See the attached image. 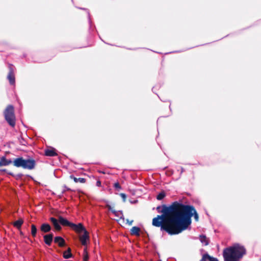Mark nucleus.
I'll list each match as a JSON object with an SVG mask.
<instances>
[{
    "instance_id": "36",
    "label": "nucleus",
    "mask_w": 261,
    "mask_h": 261,
    "mask_svg": "<svg viewBox=\"0 0 261 261\" xmlns=\"http://www.w3.org/2000/svg\"><path fill=\"white\" fill-rule=\"evenodd\" d=\"M181 173H182V172H184V169H183V168H182V167H181Z\"/></svg>"
},
{
    "instance_id": "26",
    "label": "nucleus",
    "mask_w": 261,
    "mask_h": 261,
    "mask_svg": "<svg viewBox=\"0 0 261 261\" xmlns=\"http://www.w3.org/2000/svg\"><path fill=\"white\" fill-rule=\"evenodd\" d=\"M37 229L34 225L31 226V233L32 236H34L36 234Z\"/></svg>"
},
{
    "instance_id": "13",
    "label": "nucleus",
    "mask_w": 261,
    "mask_h": 261,
    "mask_svg": "<svg viewBox=\"0 0 261 261\" xmlns=\"http://www.w3.org/2000/svg\"><path fill=\"white\" fill-rule=\"evenodd\" d=\"M54 241L56 243L58 244L59 246L60 247H62L65 245V241L61 237H55Z\"/></svg>"
},
{
    "instance_id": "6",
    "label": "nucleus",
    "mask_w": 261,
    "mask_h": 261,
    "mask_svg": "<svg viewBox=\"0 0 261 261\" xmlns=\"http://www.w3.org/2000/svg\"><path fill=\"white\" fill-rule=\"evenodd\" d=\"M116 218L114 219L122 226L126 225H132L134 221L133 219H125L122 213H114Z\"/></svg>"
},
{
    "instance_id": "29",
    "label": "nucleus",
    "mask_w": 261,
    "mask_h": 261,
    "mask_svg": "<svg viewBox=\"0 0 261 261\" xmlns=\"http://www.w3.org/2000/svg\"><path fill=\"white\" fill-rule=\"evenodd\" d=\"M119 195L122 198V199L123 200V202H125L126 199V194H124V193H120L119 194Z\"/></svg>"
},
{
    "instance_id": "35",
    "label": "nucleus",
    "mask_w": 261,
    "mask_h": 261,
    "mask_svg": "<svg viewBox=\"0 0 261 261\" xmlns=\"http://www.w3.org/2000/svg\"><path fill=\"white\" fill-rule=\"evenodd\" d=\"M136 202H137V200H135L134 202L133 201H130V203H136Z\"/></svg>"
},
{
    "instance_id": "21",
    "label": "nucleus",
    "mask_w": 261,
    "mask_h": 261,
    "mask_svg": "<svg viewBox=\"0 0 261 261\" xmlns=\"http://www.w3.org/2000/svg\"><path fill=\"white\" fill-rule=\"evenodd\" d=\"M72 256V254L71 253V249L70 248H68L67 250L63 252V257L64 258L67 259Z\"/></svg>"
},
{
    "instance_id": "18",
    "label": "nucleus",
    "mask_w": 261,
    "mask_h": 261,
    "mask_svg": "<svg viewBox=\"0 0 261 261\" xmlns=\"http://www.w3.org/2000/svg\"><path fill=\"white\" fill-rule=\"evenodd\" d=\"M70 178L73 179L75 182H80L81 183H85L86 182V179L84 178H77L74 177L73 175H70Z\"/></svg>"
},
{
    "instance_id": "8",
    "label": "nucleus",
    "mask_w": 261,
    "mask_h": 261,
    "mask_svg": "<svg viewBox=\"0 0 261 261\" xmlns=\"http://www.w3.org/2000/svg\"><path fill=\"white\" fill-rule=\"evenodd\" d=\"M7 79L9 81L11 85H13L15 84V79L14 73V71L11 66L9 67V72L7 75Z\"/></svg>"
},
{
    "instance_id": "30",
    "label": "nucleus",
    "mask_w": 261,
    "mask_h": 261,
    "mask_svg": "<svg viewBox=\"0 0 261 261\" xmlns=\"http://www.w3.org/2000/svg\"><path fill=\"white\" fill-rule=\"evenodd\" d=\"M22 175H22V174H21V173L18 174H17V175L15 176H16V178L17 179H19V178H21V177L22 176Z\"/></svg>"
},
{
    "instance_id": "25",
    "label": "nucleus",
    "mask_w": 261,
    "mask_h": 261,
    "mask_svg": "<svg viewBox=\"0 0 261 261\" xmlns=\"http://www.w3.org/2000/svg\"><path fill=\"white\" fill-rule=\"evenodd\" d=\"M88 253L87 251L86 248H85L84 250V261H87L88 260Z\"/></svg>"
},
{
    "instance_id": "12",
    "label": "nucleus",
    "mask_w": 261,
    "mask_h": 261,
    "mask_svg": "<svg viewBox=\"0 0 261 261\" xmlns=\"http://www.w3.org/2000/svg\"><path fill=\"white\" fill-rule=\"evenodd\" d=\"M59 221L60 223L62 225L69 226L70 227H71V225L72 224V223L70 222L67 219H64L62 217H59Z\"/></svg>"
},
{
    "instance_id": "10",
    "label": "nucleus",
    "mask_w": 261,
    "mask_h": 261,
    "mask_svg": "<svg viewBox=\"0 0 261 261\" xmlns=\"http://www.w3.org/2000/svg\"><path fill=\"white\" fill-rule=\"evenodd\" d=\"M13 162L11 160H7L5 156H3L0 159V167L3 166H8Z\"/></svg>"
},
{
    "instance_id": "24",
    "label": "nucleus",
    "mask_w": 261,
    "mask_h": 261,
    "mask_svg": "<svg viewBox=\"0 0 261 261\" xmlns=\"http://www.w3.org/2000/svg\"><path fill=\"white\" fill-rule=\"evenodd\" d=\"M18 141L21 145L25 146L27 144V141L21 136L18 138Z\"/></svg>"
},
{
    "instance_id": "34",
    "label": "nucleus",
    "mask_w": 261,
    "mask_h": 261,
    "mask_svg": "<svg viewBox=\"0 0 261 261\" xmlns=\"http://www.w3.org/2000/svg\"><path fill=\"white\" fill-rule=\"evenodd\" d=\"M8 173L9 174H10V175H12V176H14V175L12 173H11V172H8Z\"/></svg>"
},
{
    "instance_id": "4",
    "label": "nucleus",
    "mask_w": 261,
    "mask_h": 261,
    "mask_svg": "<svg viewBox=\"0 0 261 261\" xmlns=\"http://www.w3.org/2000/svg\"><path fill=\"white\" fill-rule=\"evenodd\" d=\"M14 166L22 167L24 169L32 170L35 168L36 162L34 159H24L22 157L15 159L13 161Z\"/></svg>"
},
{
    "instance_id": "14",
    "label": "nucleus",
    "mask_w": 261,
    "mask_h": 261,
    "mask_svg": "<svg viewBox=\"0 0 261 261\" xmlns=\"http://www.w3.org/2000/svg\"><path fill=\"white\" fill-rule=\"evenodd\" d=\"M53 236L52 234H47L44 236V240L45 243L48 245H50L52 241H53Z\"/></svg>"
},
{
    "instance_id": "17",
    "label": "nucleus",
    "mask_w": 261,
    "mask_h": 261,
    "mask_svg": "<svg viewBox=\"0 0 261 261\" xmlns=\"http://www.w3.org/2000/svg\"><path fill=\"white\" fill-rule=\"evenodd\" d=\"M202 261H218V259L210 256L208 254H205L203 256Z\"/></svg>"
},
{
    "instance_id": "20",
    "label": "nucleus",
    "mask_w": 261,
    "mask_h": 261,
    "mask_svg": "<svg viewBox=\"0 0 261 261\" xmlns=\"http://www.w3.org/2000/svg\"><path fill=\"white\" fill-rule=\"evenodd\" d=\"M41 230L44 232H48L50 230V226L48 224H43L41 226Z\"/></svg>"
},
{
    "instance_id": "9",
    "label": "nucleus",
    "mask_w": 261,
    "mask_h": 261,
    "mask_svg": "<svg viewBox=\"0 0 261 261\" xmlns=\"http://www.w3.org/2000/svg\"><path fill=\"white\" fill-rule=\"evenodd\" d=\"M84 232L83 235L80 236V240L82 243V244L84 246H86L87 244V242L89 240V236L88 232L86 230Z\"/></svg>"
},
{
    "instance_id": "37",
    "label": "nucleus",
    "mask_w": 261,
    "mask_h": 261,
    "mask_svg": "<svg viewBox=\"0 0 261 261\" xmlns=\"http://www.w3.org/2000/svg\"><path fill=\"white\" fill-rule=\"evenodd\" d=\"M88 16H89V18H90V13L88 12Z\"/></svg>"
},
{
    "instance_id": "19",
    "label": "nucleus",
    "mask_w": 261,
    "mask_h": 261,
    "mask_svg": "<svg viewBox=\"0 0 261 261\" xmlns=\"http://www.w3.org/2000/svg\"><path fill=\"white\" fill-rule=\"evenodd\" d=\"M23 223V220L21 218H20L18 220L14 222L13 223V225L16 228L19 229V228H20Z\"/></svg>"
},
{
    "instance_id": "22",
    "label": "nucleus",
    "mask_w": 261,
    "mask_h": 261,
    "mask_svg": "<svg viewBox=\"0 0 261 261\" xmlns=\"http://www.w3.org/2000/svg\"><path fill=\"white\" fill-rule=\"evenodd\" d=\"M200 241L204 245H207L208 244V239L205 236H200Z\"/></svg>"
},
{
    "instance_id": "5",
    "label": "nucleus",
    "mask_w": 261,
    "mask_h": 261,
    "mask_svg": "<svg viewBox=\"0 0 261 261\" xmlns=\"http://www.w3.org/2000/svg\"><path fill=\"white\" fill-rule=\"evenodd\" d=\"M5 120L12 127H14L16 123V118L14 114V107L10 105L7 106L4 112Z\"/></svg>"
},
{
    "instance_id": "7",
    "label": "nucleus",
    "mask_w": 261,
    "mask_h": 261,
    "mask_svg": "<svg viewBox=\"0 0 261 261\" xmlns=\"http://www.w3.org/2000/svg\"><path fill=\"white\" fill-rule=\"evenodd\" d=\"M71 228L78 233L86 230L82 223H79L78 224L72 223Z\"/></svg>"
},
{
    "instance_id": "23",
    "label": "nucleus",
    "mask_w": 261,
    "mask_h": 261,
    "mask_svg": "<svg viewBox=\"0 0 261 261\" xmlns=\"http://www.w3.org/2000/svg\"><path fill=\"white\" fill-rule=\"evenodd\" d=\"M166 196V194L164 191H162L159 193L156 196V199L159 200H162Z\"/></svg>"
},
{
    "instance_id": "32",
    "label": "nucleus",
    "mask_w": 261,
    "mask_h": 261,
    "mask_svg": "<svg viewBox=\"0 0 261 261\" xmlns=\"http://www.w3.org/2000/svg\"><path fill=\"white\" fill-rule=\"evenodd\" d=\"M64 188L65 189L63 190L62 193H63L65 190H70V189L68 188L66 186H64Z\"/></svg>"
},
{
    "instance_id": "11",
    "label": "nucleus",
    "mask_w": 261,
    "mask_h": 261,
    "mask_svg": "<svg viewBox=\"0 0 261 261\" xmlns=\"http://www.w3.org/2000/svg\"><path fill=\"white\" fill-rule=\"evenodd\" d=\"M45 155L47 156H55L57 155L55 148H50L45 149Z\"/></svg>"
},
{
    "instance_id": "31",
    "label": "nucleus",
    "mask_w": 261,
    "mask_h": 261,
    "mask_svg": "<svg viewBox=\"0 0 261 261\" xmlns=\"http://www.w3.org/2000/svg\"><path fill=\"white\" fill-rule=\"evenodd\" d=\"M96 186L99 187L101 186V182L99 180L97 181Z\"/></svg>"
},
{
    "instance_id": "3",
    "label": "nucleus",
    "mask_w": 261,
    "mask_h": 261,
    "mask_svg": "<svg viewBox=\"0 0 261 261\" xmlns=\"http://www.w3.org/2000/svg\"><path fill=\"white\" fill-rule=\"evenodd\" d=\"M156 210L158 212H197L193 205H185L178 201H174L169 206H158Z\"/></svg>"
},
{
    "instance_id": "33",
    "label": "nucleus",
    "mask_w": 261,
    "mask_h": 261,
    "mask_svg": "<svg viewBox=\"0 0 261 261\" xmlns=\"http://www.w3.org/2000/svg\"><path fill=\"white\" fill-rule=\"evenodd\" d=\"M0 171L7 172V170L6 169H1Z\"/></svg>"
},
{
    "instance_id": "1",
    "label": "nucleus",
    "mask_w": 261,
    "mask_h": 261,
    "mask_svg": "<svg viewBox=\"0 0 261 261\" xmlns=\"http://www.w3.org/2000/svg\"><path fill=\"white\" fill-rule=\"evenodd\" d=\"M193 216L198 221V213H162L153 219L152 225L161 227L169 234H177L189 228Z\"/></svg>"
},
{
    "instance_id": "16",
    "label": "nucleus",
    "mask_w": 261,
    "mask_h": 261,
    "mask_svg": "<svg viewBox=\"0 0 261 261\" xmlns=\"http://www.w3.org/2000/svg\"><path fill=\"white\" fill-rule=\"evenodd\" d=\"M140 229L138 227L134 226L130 229V233L132 235H135L137 236H140Z\"/></svg>"
},
{
    "instance_id": "27",
    "label": "nucleus",
    "mask_w": 261,
    "mask_h": 261,
    "mask_svg": "<svg viewBox=\"0 0 261 261\" xmlns=\"http://www.w3.org/2000/svg\"><path fill=\"white\" fill-rule=\"evenodd\" d=\"M114 187L118 191L121 189V187L118 182H117L114 184Z\"/></svg>"
},
{
    "instance_id": "2",
    "label": "nucleus",
    "mask_w": 261,
    "mask_h": 261,
    "mask_svg": "<svg viewBox=\"0 0 261 261\" xmlns=\"http://www.w3.org/2000/svg\"><path fill=\"white\" fill-rule=\"evenodd\" d=\"M244 247L239 244H235L225 249L223 255L225 261H239L245 254Z\"/></svg>"
},
{
    "instance_id": "15",
    "label": "nucleus",
    "mask_w": 261,
    "mask_h": 261,
    "mask_svg": "<svg viewBox=\"0 0 261 261\" xmlns=\"http://www.w3.org/2000/svg\"><path fill=\"white\" fill-rule=\"evenodd\" d=\"M50 221L53 223L54 226L56 230H60L61 229V227L56 219L51 217L50 218Z\"/></svg>"
},
{
    "instance_id": "28",
    "label": "nucleus",
    "mask_w": 261,
    "mask_h": 261,
    "mask_svg": "<svg viewBox=\"0 0 261 261\" xmlns=\"http://www.w3.org/2000/svg\"><path fill=\"white\" fill-rule=\"evenodd\" d=\"M108 205L109 206V210L111 211V212H119V213L122 212L121 211H116L115 210H113V208L114 207V206L113 205Z\"/></svg>"
}]
</instances>
